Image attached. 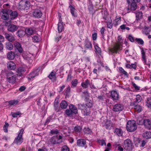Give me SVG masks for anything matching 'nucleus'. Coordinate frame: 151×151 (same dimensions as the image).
I'll return each instance as SVG.
<instances>
[{
  "label": "nucleus",
  "instance_id": "nucleus-1",
  "mask_svg": "<svg viewBox=\"0 0 151 151\" xmlns=\"http://www.w3.org/2000/svg\"><path fill=\"white\" fill-rule=\"evenodd\" d=\"M126 127L127 130L129 132H134L137 128L136 124L133 120H130L127 122Z\"/></svg>",
  "mask_w": 151,
  "mask_h": 151
},
{
  "label": "nucleus",
  "instance_id": "nucleus-2",
  "mask_svg": "<svg viewBox=\"0 0 151 151\" xmlns=\"http://www.w3.org/2000/svg\"><path fill=\"white\" fill-rule=\"evenodd\" d=\"M118 42H119L116 44L114 47L110 50V51L112 53H117L118 50H120L122 47L121 43L122 41H121V38L119 36L118 37Z\"/></svg>",
  "mask_w": 151,
  "mask_h": 151
},
{
  "label": "nucleus",
  "instance_id": "nucleus-3",
  "mask_svg": "<svg viewBox=\"0 0 151 151\" xmlns=\"http://www.w3.org/2000/svg\"><path fill=\"white\" fill-rule=\"evenodd\" d=\"M124 147L127 151H132L133 146L131 140L129 139L125 140L124 142Z\"/></svg>",
  "mask_w": 151,
  "mask_h": 151
},
{
  "label": "nucleus",
  "instance_id": "nucleus-4",
  "mask_svg": "<svg viewBox=\"0 0 151 151\" xmlns=\"http://www.w3.org/2000/svg\"><path fill=\"white\" fill-rule=\"evenodd\" d=\"M24 129H22L20 130V132L18 134V136L16 137L14 141V142L17 144H20L23 142V139L22 138V135L23 134Z\"/></svg>",
  "mask_w": 151,
  "mask_h": 151
},
{
  "label": "nucleus",
  "instance_id": "nucleus-5",
  "mask_svg": "<svg viewBox=\"0 0 151 151\" xmlns=\"http://www.w3.org/2000/svg\"><path fill=\"white\" fill-rule=\"evenodd\" d=\"M62 137L61 136H53L50 139V142L52 144H56L60 143L62 142Z\"/></svg>",
  "mask_w": 151,
  "mask_h": 151
},
{
  "label": "nucleus",
  "instance_id": "nucleus-6",
  "mask_svg": "<svg viewBox=\"0 0 151 151\" xmlns=\"http://www.w3.org/2000/svg\"><path fill=\"white\" fill-rule=\"evenodd\" d=\"M11 74H13L12 72L8 73L7 75V78L8 81L9 83H14L15 82L16 77L15 76L11 75Z\"/></svg>",
  "mask_w": 151,
  "mask_h": 151
},
{
  "label": "nucleus",
  "instance_id": "nucleus-7",
  "mask_svg": "<svg viewBox=\"0 0 151 151\" xmlns=\"http://www.w3.org/2000/svg\"><path fill=\"white\" fill-rule=\"evenodd\" d=\"M5 38L7 39L9 42H12L15 41V38L14 36L11 34L6 33L4 34Z\"/></svg>",
  "mask_w": 151,
  "mask_h": 151
},
{
  "label": "nucleus",
  "instance_id": "nucleus-8",
  "mask_svg": "<svg viewBox=\"0 0 151 151\" xmlns=\"http://www.w3.org/2000/svg\"><path fill=\"white\" fill-rule=\"evenodd\" d=\"M1 12L3 13V14L1 16L2 19L6 20L9 18V15L8 13V9H2L1 11Z\"/></svg>",
  "mask_w": 151,
  "mask_h": 151
},
{
  "label": "nucleus",
  "instance_id": "nucleus-9",
  "mask_svg": "<svg viewBox=\"0 0 151 151\" xmlns=\"http://www.w3.org/2000/svg\"><path fill=\"white\" fill-rule=\"evenodd\" d=\"M33 15L35 17L40 18L42 15V13L41 11L38 9H35L34 10Z\"/></svg>",
  "mask_w": 151,
  "mask_h": 151
},
{
  "label": "nucleus",
  "instance_id": "nucleus-10",
  "mask_svg": "<svg viewBox=\"0 0 151 151\" xmlns=\"http://www.w3.org/2000/svg\"><path fill=\"white\" fill-rule=\"evenodd\" d=\"M18 27L14 24H11L7 27V30L10 32H14L16 31L18 29Z\"/></svg>",
  "mask_w": 151,
  "mask_h": 151
},
{
  "label": "nucleus",
  "instance_id": "nucleus-11",
  "mask_svg": "<svg viewBox=\"0 0 151 151\" xmlns=\"http://www.w3.org/2000/svg\"><path fill=\"white\" fill-rule=\"evenodd\" d=\"M8 10V14L10 16V18L11 19H14L17 16V13L16 11L12 12V10Z\"/></svg>",
  "mask_w": 151,
  "mask_h": 151
},
{
  "label": "nucleus",
  "instance_id": "nucleus-12",
  "mask_svg": "<svg viewBox=\"0 0 151 151\" xmlns=\"http://www.w3.org/2000/svg\"><path fill=\"white\" fill-rule=\"evenodd\" d=\"M8 68L11 70H14L16 68V65L14 62L10 61L7 64Z\"/></svg>",
  "mask_w": 151,
  "mask_h": 151
},
{
  "label": "nucleus",
  "instance_id": "nucleus-13",
  "mask_svg": "<svg viewBox=\"0 0 151 151\" xmlns=\"http://www.w3.org/2000/svg\"><path fill=\"white\" fill-rule=\"evenodd\" d=\"M111 96L113 100H117L119 98V95L116 91H112L111 93Z\"/></svg>",
  "mask_w": 151,
  "mask_h": 151
},
{
  "label": "nucleus",
  "instance_id": "nucleus-14",
  "mask_svg": "<svg viewBox=\"0 0 151 151\" xmlns=\"http://www.w3.org/2000/svg\"><path fill=\"white\" fill-rule=\"evenodd\" d=\"M14 46L20 53L22 52L23 50L19 43L17 41L15 42Z\"/></svg>",
  "mask_w": 151,
  "mask_h": 151
},
{
  "label": "nucleus",
  "instance_id": "nucleus-15",
  "mask_svg": "<svg viewBox=\"0 0 151 151\" xmlns=\"http://www.w3.org/2000/svg\"><path fill=\"white\" fill-rule=\"evenodd\" d=\"M123 109L122 106L121 104H116L114 106L113 110L115 111H122Z\"/></svg>",
  "mask_w": 151,
  "mask_h": 151
},
{
  "label": "nucleus",
  "instance_id": "nucleus-16",
  "mask_svg": "<svg viewBox=\"0 0 151 151\" xmlns=\"http://www.w3.org/2000/svg\"><path fill=\"white\" fill-rule=\"evenodd\" d=\"M86 144V141L83 139H79L77 141V144L79 147H84Z\"/></svg>",
  "mask_w": 151,
  "mask_h": 151
},
{
  "label": "nucleus",
  "instance_id": "nucleus-17",
  "mask_svg": "<svg viewBox=\"0 0 151 151\" xmlns=\"http://www.w3.org/2000/svg\"><path fill=\"white\" fill-rule=\"evenodd\" d=\"M146 128L148 129L151 128V122L148 119L144 120V124Z\"/></svg>",
  "mask_w": 151,
  "mask_h": 151
},
{
  "label": "nucleus",
  "instance_id": "nucleus-18",
  "mask_svg": "<svg viewBox=\"0 0 151 151\" xmlns=\"http://www.w3.org/2000/svg\"><path fill=\"white\" fill-rule=\"evenodd\" d=\"M7 58L10 60L14 59L15 57V55L14 52L11 51L9 52L7 55Z\"/></svg>",
  "mask_w": 151,
  "mask_h": 151
},
{
  "label": "nucleus",
  "instance_id": "nucleus-19",
  "mask_svg": "<svg viewBox=\"0 0 151 151\" xmlns=\"http://www.w3.org/2000/svg\"><path fill=\"white\" fill-rule=\"evenodd\" d=\"M69 108L73 114H77L78 113L77 108L73 104H70L69 106Z\"/></svg>",
  "mask_w": 151,
  "mask_h": 151
},
{
  "label": "nucleus",
  "instance_id": "nucleus-20",
  "mask_svg": "<svg viewBox=\"0 0 151 151\" xmlns=\"http://www.w3.org/2000/svg\"><path fill=\"white\" fill-rule=\"evenodd\" d=\"M26 32L22 30H18L16 34L17 36L19 37H23L25 35Z\"/></svg>",
  "mask_w": 151,
  "mask_h": 151
},
{
  "label": "nucleus",
  "instance_id": "nucleus-21",
  "mask_svg": "<svg viewBox=\"0 0 151 151\" xmlns=\"http://www.w3.org/2000/svg\"><path fill=\"white\" fill-rule=\"evenodd\" d=\"M142 136L146 139L151 138V132L147 131L144 132Z\"/></svg>",
  "mask_w": 151,
  "mask_h": 151
},
{
  "label": "nucleus",
  "instance_id": "nucleus-22",
  "mask_svg": "<svg viewBox=\"0 0 151 151\" xmlns=\"http://www.w3.org/2000/svg\"><path fill=\"white\" fill-rule=\"evenodd\" d=\"M48 77L50 79L52 80V81H55L56 80L55 74L53 71L51 72Z\"/></svg>",
  "mask_w": 151,
  "mask_h": 151
},
{
  "label": "nucleus",
  "instance_id": "nucleus-23",
  "mask_svg": "<svg viewBox=\"0 0 151 151\" xmlns=\"http://www.w3.org/2000/svg\"><path fill=\"white\" fill-rule=\"evenodd\" d=\"M59 22L58 24V29L59 32H61L62 30L63 29L64 27L63 25V23L61 22V20H60V19H59Z\"/></svg>",
  "mask_w": 151,
  "mask_h": 151
},
{
  "label": "nucleus",
  "instance_id": "nucleus-24",
  "mask_svg": "<svg viewBox=\"0 0 151 151\" xmlns=\"http://www.w3.org/2000/svg\"><path fill=\"white\" fill-rule=\"evenodd\" d=\"M24 69L23 67H19L18 68L17 71L18 73L17 75L19 76H21L22 75V74L24 73Z\"/></svg>",
  "mask_w": 151,
  "mask_h": 151
},
{
  "label": "nucleus",
  "instance_id": "nucleus-25",
  "mask_svg": "<svg viewBox=\"0 0 151 151\" xmlns=\"http://www.w3.org/2000/svg\"><path fill=\"white\" fill-rule=\"evenodd\" d=\"M11 42H8L6 44V48L9 50H11L13 48V44L11 43Z\"/></svg>",
  "mask_w": 151,
  "mask_h": 151
},
{
  "label": "nucleus",
  "instance_id": "nucleus-26",
  "mask_svg": "<svg viewBox=\"0 0 151 151\" xmlns=\"http://www.w3.org/2000/svg\"><path fill=\"white\" fill-rule=\"evenodd\" d=\"M68 104L65 101H63L60 103V106L62 109H65L66 108Z\"/></svg>",
  "mask_w": 151,
  "mask_h": 151
},
{
  "label": "nucleus",
  "instance_id": "nucleus-27",
  "mask_svg": "<svg viewBox=\"0 0 151 151\" xmlns=\"http://www.w3.org/2000/svg\"><path fill=\"white\" fill-rule=\"evenodd\" d=\"M141 97L139 95H137L136 96V101L133 102L131 104V105H134L137 102H139L141 101Z\"/></svg>",
  "mask_w": 151,
  "mask_h": 151
},
{
  "label": "nucleus",
  "instance_id": "nucleus-28",
  "mask_svg": "<svg viewBox=\"0 0 151 151\" xmlns=\"http://www.w3.org/2000/svg\"><path fill=\"white\" fill-rule=\"evenodd\" d=\"M137 8V5L136 2H133L131 5V9L133 11L135 10Z\"/></svg>",
  "mask_w": 151,
  "mask_h": 151
},
{
  "label": "nucleus",
  "instance_id": "nucleus-29",
  "mask_svg": "<svg viewBox=\"0 0 151 151\" xmlns=\"http://www.w3.org/2000/svg\"><path fill=\"white\" fill-rule=\"evenodd\" d=\"M105 126L107 129H110L112 126V124L110 121H106L105 123Z\"/></svg>",
  "mask_w": 151,
  "mask_h": 151
},
{
  "label": "nucleus",
  "instance_id": "nucleus-30",
  "mask_svg": "<svg viewBox=\"0 0 151 151\" xmlns=\"http://www.w3.org/2000/svg\"><path fill=\"white\" fill-rule=\"evenodd\" d=\"M141 52L142 55V58L144 61V63L145 64H146V56L145 55V52L144 51L143 48L141 49Z\"/></svg>",
  "mask_w": 151,
  "mask_h": 151
},
{
  "label": "nucleus",
  "instance_id": "nucleus-31",
  "mask_svg": "<svg viewBox=\"0 0 151 151\" xmlns=\"http://www.w3.org/2000/svg\"><path fill=\"white\" fill-rule=\"evenodd\" d=\"M134 105V109L136 111H137L138 112H140L142 111V108L139 105Z\"/></svg>",
  "mask_w": 151,
  "mask_h": 151
},
{
  "label": "nucleus",
  "instance_id": "nucleus-32",
  "mask_svg": "<svg viewBox=\"0 0 151 151\" xmlns=\"http://www.w3.org/2000/svg\"><path fill=\"white\" fill-rule=\"evenodd\" d=\"M95 48L96 50L95 52L96 53H98L99 54H101V49L97 45H95Z\"/></svg>",
  "mask_w": 151,
  "mask_h": 151
},
{
  "label": "nucleus",
  "instance_id": "nucleus-33",
  "mask_svg": "<svg viewBox=\"0 0 151 151\" xmlns=\"http://www.w3.org/2000/svg\"><path fill=\"white\" fill-rule=\"evenodd\" d=\"M78 109H81V111L85 109H87V107L85 104H78Z\"/></svg>",
  "mask_w": 151,
  "mask_h": 151
},
{
  "label": "nucleus",
  "instance_id": "nucleus-34",
  "mask_svg": "<svg viewBox=\"0 0 151 151\" xmlns=\"http://www.w3.org/2000/svg\"><path fill=\"white\" fill-rule=\"evenodd\" d=\"M115 133L118 136L122 135V130L121 129L116 128L115 130Z\"/></svg>",
  "mask_w": 151,
  "mask_h": 151
},
{
  "label": "nucleus",
  "instance_id": "nucleus-35",
  "mask_svg": "<svg viewBox=\"0 0 151 151\" xmlns=\"http://www.w3.org/2000/svg\"><path fill=\"white\" fill-rule=\"evenodd\" d=\"M82 129V127L81 126H77L75 127L74 130L75 132H80Z\"/></svg>",
  "mask_w": 151,
  "mask_h": 151
},
{
  "label": "nucleus",
  "instance_id": "nucleus-36",
  "mask_svg": "<svg viewBox=\"0 0 151 151\" xmlns=\"http://www.w3.org/2000/svg\"><path fill=\"white\" fill-rule=\"evenodd\" d=\"M18 102V101L17 100H12L10 101L9 102V104L10 106L15 105Z\"/></svg>",
  "mask_w": 151,
  "mask_h": 151
},
{
  "label": "nucleus",
  "instance_id": "nucleus-37",
  "mask_svg": "<svg viewBox=\"0 0 151 151\" xmlns=\"http://www.w3.org/2000/svg\"><path fill=\"white\" fill-rule=\"evenodd\" d=\"M89 81L88 79L86 80L85 82H83L82 83L81 85L82 87L85 88H86L88 87V84Z\"/></svg>",
  "mask_w": 151,
  "mask_h": 151
},
{
  "label": "nucleus",
  "instance_id": "nucleus-38",
  "mask_svg": "<svg viewBox=\"0 0 151 151\" xmlns=\"http://www.w3.org/2000/svg\"><path fill=\"white\" fill-rule=\"evenodd\" d=\"M136 18L137 20L141 19L142 16V13L141 12L136 13Z\"/></svg>",
  "mask_w": 151,
  "mask_h": 151
},
{
  "label": "nucleus",
  "instance_id": "nucleus-39",
  "mask_svg": "<svg viewBox=\"0 0 151 151\" xmlns=\"http://www.w3.org/2000/svg\"><path fill=\"white\" fill-rule=\"evenodd\" d=\"M25 32H26V33L28 35H30L33 33L32 30L30 28L27 29H26L25 31Z\"/></svg>",
  "mask_w": 151,
  "mask_h": 151
},
{
  "label": "nucleus",
  "instance_id": "nucleus-40",
  "mask_svg": "<svg viewBox=\"0 0 151 151\" xmlns=\"http://www.w3.org/2000/svg\"><path fill=\"white\" fill-rule=\"evenodd\" d=\"M146 105L148 107L151 108V97L147 98Z\"/></svg>",
  "mask_w": 151,
  "mask_h": 151
},
{
  "label": "nucleus",
  "instance_id": "nucleus-41",
  "mask_svg": "<svg viewBox=\"0 0 151 151\" xmlns=\"http://www.w3.org/2000/svg\"><path fill=\"white\" fill-rule=\"evenodd\" d=\"M83 131H84V133L85 134H89L90 133L91 131V129L89 128H85Z\"/></svg>",
  "mask_w": 151,
  "mask_h": 151
},
{
  "label": "nucleus",
  "instance_id": "nucleus-42",
  "mask_svg": "<svg viewBox=\"0 0 151 151\" xmlns=\"http://www.w3.org/2000/svg\"><path fill=\"white\" fill-rule=\"evenodd\" d=\"M86 47L88 48L91 49L92 48V44L91 42H86L85 45Z\"/></svg>",
  "mask_w": 151,
  "mask_h": 151
},
{
  "label": "nucleus",
  "instance_id": "nucleus-43",
  "mask_svg": "<svg viewBox=\"0 0 151 151\" xmlns=\"http://www.w3.org/2000/svg\"><path fill=\"white\" fill-rule=\"evenodd\" d=\"M59 102L58 101H56V100H55L54 103V106H55V109L57 111L59 110L58 109V105L59 104Z\"/></svg>",
  "mask_w": 151,
  "mask_h": 151
},
{
  "label": "nucleus",
  "instance_id": "nucleus-44",
  "mask_svg": "<svg viewBox=\"0 0 151 151\" xmlns=\"http://www.w3.org/2000/svg\"><path fill=\"white\" fill-rule=\"evenodd\" d=\"M69 7L70 8V12L72 14L73 16L75 17L74 12L75 11V9L74 7H73V6L71 5H70L69 6Z\"/></svg>",
  "mask_w": 151,
  "mask_h": 151
},
{
  "label": "nucleus",
  "instance_id": "nucleus-45",
  "mask_svg": "<svg viewBox=\"0 0 151 151\" xmlns=\"http://www.w3.org/2000/svg\"><path fill=\"white\" fill-rule=\"evenodd\" d=\"M65 112L66 114L68 116H71L73 114L69 108V109H66L65 111Z\"/></svg>",
  "mask_w": 151,
  "mask_h": 151
},
{
  "label": "nucleus",
  "instance_id": "nucleus-46",
  "mask_svg": "<svg viewBox=\"0 0 151 151\" xmlns=\"http://www.w3.org/2000/svg\"><path fill=\"white\" fill-rule=\"evenodd\" d=\"M9 126V124L8 123L5 122V124L4 125L3 127V129L4 131L5 132H8V127Z\"/></svg>",
  "mask_w": 151,
  "mask_h": 151
},
{
  "label": "nucleus",
  "instance_id": "nucleus-47",
  "mask_svg": "<svg viewBox=\"0 0 151 151\" xmlns=\"http://www.w3.org/2000/svg\"><path fill=\"white\" fill-rule=\"evenodd\" d=\"M135 40L136 41L138 44L140 45H143L144 44V42L140 38H136Z\"/></svg>",
  "mask_w": 151,
  "mask_h": 151
},
{
  "label": "nucleus",
  "instance_id": "nucleus-48",
  "mask_svg": "<svg viewBox=\"0 0 151 151\" xmlns=\"http://www.w3.org/2000/svg\"><path fill=\"white\" fill-rule=\"evenodd\" d=\"M137 122L139 125H142L144 123V120L142 118L139 119L137 120Z\"/></svg>",
  "mask_w": 151,
  "mask_h": 151
},
{
  "label": "nucleus",
  "instance_id": "nucleus-49",
  "mask_svg": "<svg viewBox=\"0 0 151 151\" xmlns=\"http://www.w3.org/2000/svg\"><path fill=\"white\" fill-rule=\"evenodd\" d=\"M78 83V81L76 79H75L73 80L72 81L71 84L72 85V86H73V87H76Z\"/></svg>",
  "mask_w": 151,
  "mask_h": 151
},
{
  "label": "nucleus",
  "instance_id": "nucleus-50",
  "mask_svg": "<svg viewBox=\"0 0 151 151\" xmlns=\"http://www.w3.org/2000/svg\"><path fill=\"white\" fill-rule=\"evenodd\" d=\"M87 109H85L81 111L82 113L84 115H88L89 114V111Z\"/></svg>",
  "mask_w": 151,
  "mask_h": 151
},
{
  "label": "nucleus",
  "instance_id": "nucleus-51",
  "mask_svg": "<svg viewBox=\"0 0 151 151\" xmlns=\"http://www.w3.org/2000/svg\"><path fill=\"white\" fill-rule=\"evenodd\" d=\"M87 107L91 108L92 106V103L91 101H88L86 104H85Z\"/></svg>",
  "mask_w": 151,
  "mask_h": 151
},
{
  "label": "nucleus",
  "instance_id": "nucleus-52",
  "mask_svg": "<svg viewBox=\"0 0 151 151\" xmlns=\"http://www.w3.org/2000/svg\"><path fill=\"white\" fill-rule=\"evenodd\" d=\"M61 151H69V149L67 146L64 145L62 147Z\"/></svg>",
  "mask_w": 151,
  "mask_h": 151
},
{
  "label": "nucleus",
  "instance_id": "nucleus-53",
  "mask_svg": "<svg viewBox=\"0 0 151 151\" xmlns=\"http://www.w3.org/2000/svg\"><path fill=\"white\" fill-rule=\"evenodd\" d=\"M11 114H12V116L14 118H15L17 117L18 115L20 114V113L19 111H17L15 113L12 112Z\"/></svg>",
  "mask_w": 151,
  "mask_h": 151
},
{
  "label": "nucleus",
  "instance_id": "nucleus-54",
  "mask_svg": "<svg viewBox=\"0 0 151 151\" xmlns=\"http://www.w3.org/2000/svg\"><path fill=\"white\" fill-rule=\"evenodd\" d=\"M33 41L35 42H38L40 41V38L37 36H34Z\"/></svg>",
  "mask_w": 151,
  "mask_h": 151
},
{
  "label": "nucleus",
  "instance_id": "nucleus-55",
  "mask_svg": "<svg viewBox=\"0 0 151 151\" xmlns=\"http://www.w3.org/2000/svg\"><path fill=\"white\" fill-rule=\"evenodd\" d=\"M70 91V88L69 86L67 88L65 92L66 93V95L68 96Z\"/></svg>",
  "mask_w": 151,
  "mask_h": 151
},
{
  "label": "nucleus",
  "instance_id": "nucleus-56",
  "mask_svg": "<svg viewBox=\"0 0 151 151\" xmlns=\"http://www.w3.org/2000/svg\"><path fill=\"white\" fill-rule=\"evenodd\" d=\"M119 70L120 71H121L122 73H123L125 75H127V73L122 68H119Z\"/></svg>",
  "mask_w": 151,
  "mask_h": 151
},
{
  "label": "nucleus",
  "instance_id": "nucleus-57",
  "mask_svg": "<svg viewBox=\"0 0 151 151\" xmlns=\"http://www.w3.org/2000/svg\"><path fill=\"white\" fill-rule=\"evenodd\" d=\"M50 133L52 134H57L59 133V132L57 130L53 129L51 131Z\"/></svg>",
  "mask_w": 151,
  "mask_h": 151
},
{
  "label": "nucleus",
  "instance_id": "nucleus-58",
  "mask_svg": "<svg viewBox=\"0 0 151 151\" xmlns=\"http://www.w3.org/2000/svg\"><path fill=\"white\" fill-rule=\"evenodd\" d=\"M142 143L140 145L141 147H144L146 143V140H143L141 141Z\"/></svg>",
  "mask_w": 151,
  "mask_h": 151
},
{
  "label": "nucleus",
  "instance_id": "nucleus-59",
  "mask_svg": "<svg viewBox=\"0 0 151 151\" xmlns=\"http://www.w3.org/2000/svg\"><path fill=\"white\" fill-rule=\"evenodd\" d=\"M108 28L111 29L112 27V22H108L107 24Z\"/></svg>",
  "mask_w": 151,
  "mask_h": 151
},
{
  "label": "nucleus",
  "instance_id": "nucleus-60",
  "mask_svg": "<svg viewBox=\"0 0 151 151\" xmlns=\"http://www.w3.org/2000/svg\"><path fill=\"white\" fill-rule=\"evenodd\" d=\"M117 147L118 150H120V151H123V148L120 145H118L117 146H116V147Z\"/></svg>",
  "mask_w": 151,
  "mask_h": 151
},
{
  "label": "nucleus",
  "instance_id": "nucleus-61",
  "mask_svg": "<svg viewBox=\"0 0 151 151\" xmlns=\"http://www.w3.org/2000/svg\"><path fill=\"white\" fill-rule=\"evenodd\" d=\"M129 39L131 42H134V38L131 35L129 36Z\"/></svg>",
  "mask_w": 151,
  "mask_h": 151
},
{
  "label": "nucleus",
  "instance_id": "nucleus-62",
  "mask_svg": "<svg viewBox=\"0 0 151 151\" xmlns=\"http://www.w3.org/2000/svg\"><path fill=\"white\" fill-rule=\"evenodd\" d=\"M100 143H101V145L103 146L104 145H106V143L104 140H100Z\"/></svg>",
  "mask_w": 151,
  "mask_h": 151
},
{
  "label": "nucleus",
  "instance_id": "nucleus-63",
  "mask_svg": "<svg viewBox=\"0 0 151 151\" xmlns=\"http://www.w3.org/2000/svg\"><path fill=\"white\" fill-rule=\"evenodd\" d=\"M97 37V33H95L92 35V38L93 40H96Z\"/></svg>",
  "mask_w": 151,
  "mask_h": 151
},
{
  "label": "nucleus",
  "instance_id": "nucleus-64",
  "mask_svg": "<svg viewBox=\"0 0 151 151\" xmlns=\"http://www.w3.org/2000/svg\"><path fill=\"white\" fill-rule=\"evenodd\" d=\"M26 89V88L24 86H21L19 88V90L20 91H24Z\"/></svg>",
  "mask_w": 151,
  "mask_h": 151
}]
</instances>
